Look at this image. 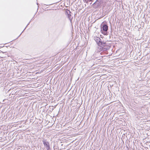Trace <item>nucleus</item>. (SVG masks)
Returning <instances> with one entry per match:
<instances>
[{
  "label": "nucleus",
  "mask_w": 150,
  "mask_h": 150,
  "mask_svg": "<svg viewBox=\"0 0 150 150\" xmlns=\"http://www.w3.org/2000/svg\"><path fill=\"white\" fill-rule=\"evenodd\" d=\"M108 26L103 23L101 25V31L102 33L105 35H107L108 34L107 31L108 30Z\"/></svg>",
  "instance_id": "1"
},
{
  "label": "nucleus",
  "mask_w": 150,
  "mask_h": 150,
  "mask_svg": "<svg viewBox=\"0 0 150 150\" xmlns=\"http://www.w3.org/2000/svg\"><path fill=\"white\" fill-rule=\"evenodd\" d=\"M94 40L98 46H101L102 47H103L104 45H107L106 42L104 41H102L101 39L99 37H95Z\"/></svg>",
  "instance_id": "2"
},
{
  "label": "nucleus",
  "mask_w": 150,
  "mask_h": 150,
  "mask_svg": "<svg viewBox=\"0 0 150 150\" xmlns=\"http://www.w3.org/2000/svg\"><path fill=\"white\" fill-rule=\"evenodd\" d=\"M103 2V0H96L92 5L93 7L95 8H99Z\"/></svg>",
  "instance_id": "3"
},
{
  "label": "nucleus",
  "mask_w": 150,
  "mask_h": 150,
  "mask_svg": "<svg viewBox=\"0 0 150 150\" xmlns=\"http://www.w3.org/2000/svg\"><path fill=\"white\" fill-rule=\"evenodd\" d=\"M99 47H98L97 51L98 52H100L101 51H104L109 49V47L107 43V45L103 46V47L99 46Z\"/></svg>",
  "instance_id": "4"
},
{
  "label": "nucleus",
  "mask_w": 150,
  "mask_h": 150,
  "mask_svg": "<svg viewBox=\"0 0 150 150\" xmlns=\"http://www.w3.org/2000/svg\"><path fill=\"white\" fill-rule=\"evenodd\" d=\"M42 142L44 145L47 149V150H50L49 142H47L46 140L44 139L42 141Z\"/></svg>",
  "instance_id": "5"
},
{
  "label": "nucleus",
  "mask_w": 150,
  "mask_h": 150,
  "mask_svg": "<svg viewBox=\"0 0 150 150\" xmlns=\"http://www.w3.org/2000/svg\"><path fill=\"white\" fill-rule=\"evenodd\" d=\"M71 13L70 11L69 10H67L66 11V14L67 15L68 18L70 21L71 22L73 18L71 17Z\"/></svg>",
  "instance_id": "6"
},
{
  "label": "nucleus",
  "mask_w": 150,
  "mask_h": 150,
  "mask_svg": "<svg viewBox=\"0 0 150 150\" xmlns=\"http://www.w3.org/2000/svg\"><path fill=\"white\" fill-rule=\"evenodd\" d=\"M85 1V2H86V3H88V0H84Z\"/></svg>",
  "instance_id": "7"
},
{
  "label": "nucleus",
  "mask_w": 150,
  "mask_h": 150,
  "mask_svg": "<svg viewBox=\"0 0 150 150\" xmlns=\"http://www.w3.org/2000/svg\"><path fill=\"white\" fill-rule=\"evenodd\" d=\"M31 21H30L29 23H28V25H27V26H28V25H29V24H30V22Z\"/></svg>",
  "instance_id": "8"
},
{
  "label": "nucleus",
  "mask_w": 150,
  "mask_h": 150,
  "mask_svg": "<svg viewBox=\"0 0 150 150\" xmlns=\"http://www.w3.org/2000/svg\"><path fill=\"white\" fill-rule=\"evenodd\" d=\"M88 1H92V0H88Z\"/></svg>",
  "instance_id": "9"
},
{
  "label": "nucleus",
  "mask_w": 150,
  "mask_h": 150,
  "mask_svg": "<svg viewBox=\"0 0 150 150\" xmlns=\"http://www.w3.org/2000/svg\"><path fill=\"white\" fill-rule=\"evenodd\" d=\"M26 27H25V28L24 29V30H25L26 29Z\"/></svg>",
  "instance_id": "10"
},
{
  "label": "nucleus",
  "mask_w": 150,
  "mask_h": 150,
  "mask_svg": "<svg viewBox=\"0 0 150 150\" xmlns=\"http://www.w3.org/2000/svg\"><path fill=\"white\" fill-rule=\"evenodd\" d=\"M21 33L20 34V35H21Z\"/></svg>",
  "instance_id": "11"
},
{
  "label": "nucleus",
  "mask_w": 150,
  "mask_h": 150,
  "mask_svg": "<svg viewBox=\"0 0 150 150\" xmlns=\"http://www.w3.org/2000/svg\"><path fill=\"white\" fill-rule=\"evenodd\" d=\"M21 33L20 34V35H21Z\"/></svg>",
  "instance_id": "12"
},
{
  "label": "nucleus",
  "mask_w": 150,
  "mask_h": 150,
  "mask_svg": "<svg viewBox=\"0 0 150 150\" xmlns=\"http://www.w3.org/2000/svg\"><path fill=\"white\" fill-rule=\"evenodd\" d=\"M21 33L20 34V35H21Z\"/></svg>",
  "instance_id": "13"
}]
</instances>
